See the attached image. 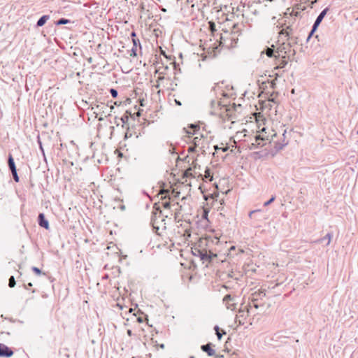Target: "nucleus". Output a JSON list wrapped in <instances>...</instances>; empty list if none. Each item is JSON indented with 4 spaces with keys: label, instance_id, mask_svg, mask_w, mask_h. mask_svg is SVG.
Here are the masks:
<instances>
[{
    "label": "nucleus",
    "instance_id": "f257e3e1",
    "mask_svg": "<svg viewBox=\"0 0 358 358\" xmlns=\"http://www.w3.org/2000/svg\"><path fill=\"white\" fill-rule=\"evenodd\" d=\"M282 42L278 46L275 55V58L281 57L282 59H287L292 60L296 55V51L292 48V43H296V38L293 41H285L284 38L282 39Z\"/></svg>",
    "mask_w": 358,
    "mask_h": 358
},
{
    "label": "nucleus",
    "instance_id": "f03ea898",
    "mask_svg": "<svg viewBox=\"0 0 358 358\" xmlns=\"http://www.w3.org/2000/svg\"><path fill=\"white\" fill-rule=\"evenodd\" d=\"M249 313L250 310L248 306H243V304H242L239 309L238 314L236 315V322H238L239 325H243L246 318L249 316Z\"/></svg>",
    "mask_w": 358,
    "mask_h": 358
},
{
    "label": "nucleus",
    "instance_id": "7ed1b4c3",
    "mask_svg": "<svg viewBox=\"0 0 358 358\" xmlns=\"http://www.w3.org/2000/svg\"><path fill=\"white\" fill-rule=\"evenodd\" d=\"M223 303L227 309L234 310L236 308L237 299L234 296L227 294L223 298Z\"/></svg>",
    "mask_w": 358,
    "mask_h": 358
},
{
    "label": "nucleus",
    "instance_id": "20e7f679",
    "mask_svg": "<svg viewBox=\"0 0 358 358\" xmlns=\"http://www.w3.org/2000/svg\"><path fill=\"white\" fill-rule=\"evenodd\" d=\"M195 251L198 253L202 260L211 261L214 257L217 256L216 254H214L210 250H207L205 248L199 250L195 249Z\"/></svg>",
    "mask_w": 358,
    "mask_h": 358
},
{
    "label": "nucleus",
    "instance_id": "39448f33",
    "mask_svg": "<svg viewBox=\"0 0 358 358\" xmlns=\"http://www.w3.org/2000/svg\"><path fill=\"white\" fill-rule=\"evenodd\" d=\"M292 34V28L291 26H287L285 29H282L279 33V37L280 39L285 38V41H293V38L290 37Z\"/></svg>",
    "mask_w": 358,
    "mask_h": 358
},
{
    "label": "nucleus",
    "instance_id": "423d86ee",
    "mask_svg": "<svg viewBox=\"0 0 358 358\" xmlns=\"http://www.w3.org/2000/svg\"><path fill=\"white\" fill-rule=\"evenodd\" d=\"M255 141L257 145H258L259 148L264 146L267 142H270L268 138L265 136L263 134L256 135L255 136Z\"/></svg>",
    "mask_w": 358,
    "mask_h": 358
},
{
    "label": "nucleus",
    "instance_id": "0eeeda50",
    "mask_svg": "<svg viewBox=\"0 0 358 358\" xmlns=\"http://www.w3.org/2000/svg\"><path fill=\"white\" fill-rule=\"evenodd\" d=\"M13 355V350L4 344L0 343V357H10Z\"/></svg>",
    "mask_w": 358,
    "mask_h": 358
},
{
    "label": "nucleus",
    "instance_id": "6e6552de",
    "mask_svg": "<svg viewBox=\"0 0 358 358\" xmlns=\"http://www.w3.org/2000/svg\"><path fill=\"white\" fill-rule=\"evenodd\" d=\"M328 10V8H326L319 14L313 24V31H315L317 30L318 26L324 19Z\"/></svg>",
    "mask_w": 358,
    "mask_h": 358
},
{
    "label": "nucleus",
    "instance_id": "1a4fd4ad",
    "mask_svg": "<svg viewBox=\"0 0 358 358\" xmlns=\"http://www.w3.org/2000/svg\"><path fill=\"white\" fill-rule=\"evenodd\" d=\"M211 345L212 344L210 343L201 346V350L206 352L209 357H212L215 355V351L212 348Z\"/></svg>",
    "mask_w": 358,
    "mask_h": 358
},
{
    "label": "nucleus",
    "instance_id": "9d476101",
    "mask_svg": "<svg viewBox=\"0 0 358 358\" xmlns=\"http://www.w3.org/2000/svg\"><path fill=\"white\" fill-rule=\"evenodd\" d=\"M38 224H39V226H41V227L45 228V229H49V222L45 219L44 214L43 213H40L38 215Z\"/></svg>",
    "mask_w": 358,
    "mask_h": 358
},
{
    "label": "nucleus",
    "instance_id": "9b49d317",
    "mask_svg": "<svg viewBox=\"0 0 358 358\" xmlns=\"http://www.w3.org/2000/svg\"><path fill=\"white\" fill-rule=\"evenodd\" d=\"M266 296L265 291L255 292L252 294L250 300L252 301H257Z\"/></svg>",
    "mask_w": 358,
    "mask_h": 358
},
{
    "label": "nucleus",
    "instance_id": "f8f14e48",
    "mask_svg": "<svg viewBox=\"0 0 358 358\" xmlns=\"http://www.w3.org/2000/svg\"><path fill=\"white\" fill-rule=\"evenodd\" d=\"M204 138L203 135L201 134L199 136H195L193 139V143L195 146L204 147Z\"/></svg>",
    "mask_w": 358,
    "mask_h": 358
},
{
    "label": "nucleus",
    "instance_id": "ddd939ff",
    "mask_svg": "<svg viewBox=\"0 0 358 358\" xmlns=\"http://www.w3.org/2000/svg\"><path fill=\"white\" fill-rule=\"evenodd\" d=\"M49 19H50V15H43L37 21L36 26L37 27L43 26Z\"/></svg>",
    "mask_w": 358,
    "mask_h": 358
},
{
    "label": "nucleus",
    "instance_id": "4468645a",
    "mask_svg": "<svg viewBox=\"0 0 358 358\" xmlns=\"http://www.w3.org/2000/svg\"><path fill=\"white\" fill-rule=\"evenodd\" d=\"M8 165L11 171L16 170V166L14 162L13 157L11 155H9L8 159Z\"/></svg>",
    "mask_w": 358,
    "mask_h": 358
},
{
    "label": "nucleus",
    "instance_id": "2eb2a0df",
    "mask_svg": "<svg viewBox=\"0 0 358 358\" xmlns=\"http://www.w3.org/2000/svg\"><path fill=\"white\" fill-rule=\"evenodd\" d=\"M331 238H332V235L331 234L328 233L324 238L318 239L317 241H316V242L319 243H322L324 241H325V240H327L326 245H329V243L331 242Z\"/></svg>",
    "mask_w": 358,
    "mask_h": 358
},
{
    "label": "nucleus",
    "instance_id": "dca6fc26",
    "mask_svg": "<svg viewBox=\"0 0 358 358\" xmlns=\"http://www.w3.org/2000/svg\"><path fill=\"white\" fill-rule=\"evenodd\" d=\"M214 330L215 331V334L217 335L218 340H221L222 335L226 334V332L223 330L221 332L220 327L217 325L215 326Z\"/></svg>",
    "mask_w": 358,
    "mask_h": 358
},
{
    "label": "nucleus",
    "instance_id": "f3484780",
    "mask_svg": "<svg viewBox=\"0 0 358 358\" xmlns=\"http://www.w3.org/2000/svg\"><path fill=\"white\" fill-rule=\"evenodd\" d=\"M287 59H282L280 60L278 65L275 67V69H282L287 64Z\"/></svg>",
    "mask_w": 358,
    "mask_h": 358
},
{
    "label": "nucleus",
    "instance_id": "a211bd4d",
    "mask_svg": "<svg viewBox=\"0 0 358 358\" xmlns=\"http://www.w3.org/2000/svg\"><path fill=\"white\" fill-rule=\"evenodd\" d=\"M274 45H273L271 46V48H267V49L266 50V55L268 57H272L273 56L275 57L274 55Z\"/></svg>",
    "mask_w": 358,
    "mask_h": 358
},
{
    "label": "nucleus",
    "instance_id": "6ab92c4d",
    "mask_svg": "<svg viewBox=\"0 0 358 358\" xmlns=\"http://www.w3.org/2000/svg\"><path fill=\"white\" fill-rule=\"evenodd\" d=\"M15 285H16V282H15V279L14 276H10L8 280L9 287L13 288L15 286Z\"/></svg>",
    "mask_w": 358,
    "mask_h": 358
},
{
    "label": "nucleus",
    "instance_id": "aec40b11",
    "mask_svg": "<svg viewBox=\"0 0 358 358\" xmlns=\"http://www.w3.org/2000/svg\"><path fill=\"white\" fill-rule=\"evenodd\" d=\"M69 22H70L69 20H67L65 18H61L57 21L56 24L57 25L66 24L69 23Z\"/></svg>",
    "mask_w": 358,
    "mask_h": 358
},
{
    "label": "nucleus",
    "instance_id": "412c9836",
    "mask_svg": "<svg viewBox=\"0 0 358 358\" xmlns=\"http://www.w3.org/2000/svg\"><path fill=\"white\" fill-rule=\"evenodd\" d=\"M287 145V143H275V148L277 151L282 150L285 145Z\"/></svg>",
    "mask_w": 358,
    "mask_h": 358
},
{
    "label": "nucleus",
    "instance_id": "4be33fe9",
    "mask_svg": "<svg viewBox=\"0 0 358 358\" xmlns=\"http://www.w3.org/2000/svg\"><path fill=\"white\" fill-rule=\"evenodd\" d=\"M248 308L250 309L252 306L255 307V308H258L260 305H259V303H257V301H251L250 303H249V304L247 305Z\"/></svg>",
    "mask_w": 358,
    "mask_h": 358
},
{
    "label": "nucleus",
    "instance_id": "5701e85b",
    "mask_svg": "<svg viewBox=\"0 0 358 358\" xmlns=\"http://www.w3.org/2000/svg\"><path fill=\"white\" fill-rule=\"evenodd\" d=\"M31 270L37 275H41L42 274V271L41 269H39L38 268L36 267V266H33L31 268Z\"/></svg>",
    "mask_w": 358,
    "mask_h": 358
},
{
    "label": "nucleus",
    "instance_id": "b1692460",
    "mask_svg": "<svg viewBox=\"0 0 358 358\" xmlns=\"http://www.w3.org/2000/svg\"><path fill=\"white\" fill-rule=\"evenodd\" d=\"M110 92L111 96L113 98H115V97L117 96L118 93H117V91L115 89H113V88L110 89Z\"/></svg>",
    "mask_w": 358,
    "mask_h": 358
},
{
    "label": "nucleus",
    "instance_id": "393cba45",
    "mask_svg": "<svg viewBox=\"0 0 358 358\" xmlns=\"http://www.w3.org/2000/svg\"><path fill=\"white\" fill-rule=\"evenodd\" d=\"M11 172H12L14 180L15 182H18L19 181V177H18L17 173V170L13 171Z\"/></svg>",
    "mask_w": 358,
    "mask_h": 358
},
{
    "label": "nucleus",
    "instance_id": "a878e982",
    "mask_svg": "<svg viewBox=\"0 0 358 358\" xmlns=\"http://www.w3.org/2000/svg\"><path fill=\"white\" fill-rule=\"evenodd\" d=\"M257 148H259V146H258V145H257V144L255 143V141L252 142V143L249 145V149H250V150H255V149H257Z\"/></svg>",
    "mask_w": 358,
    "mask_h": 358
},
{
    "label": "nucleus",
    "instance_id": "bb28decb",
    "mask_svg": "<svg viewBox=\"0 0 358 358\" xmlns=\"http://www.w3.org/2000/svg\"><path fill=\"white\" fill-rule=\"evenodd\" d=\"M275 199V196H272V197L268 200L266 202L264 203V206H268L269 204H271L273 201H274Z\"/></svg>",
    "mask_w": 358,
    "mask_h": 358
},
{
    "label": "nucleus",
    "instance_id": "cd10ccee",
    "mask_svg": "<svg viewBox=\"0 0 358 358\" xmlns=\"http://www.w3.org/2000/svg\"><path fill=\"white\" fill-rule=\"evenodd\" d=\"M208 238H206L205 239H201L200 240V246L203 245H208Z\"/></svg>",
    "mask_w": 358,
    "mask_h": 358
},
{
    "label": "nucleus",
    "instance_id": "c85d7f7f",
    "mask_svg": "<svg viewBox=\"0 0 358 358\" xmlns=\"http://www.w3.org/2000/svg\"><path fill=\"white\" fill-rule=\"evenodd\" d=\"M198 146H195V145L194 144V145H192V146H189L188 148V151L189 152H193L196 150V148H197Z\"/></svg>",
    "mask_w": 358,
    "mask_h": 358
},
{
    "label": "nucleus",
    "instance_id": "c756f323",
    "mask_svg": "<svg viewBox=\"0 0 358 358\" xmlns=\"http://www.w3.org/2000/svg\"><path fill=\"white\" fill-rule=\"evenodd\" d=\"M104 107L107 108V107H108V106H103V105L101 103V105H96V109L100 111L101 110H103Z\"/></svg>",
    "mask_w": 358,
    "mask_h": 358
},
{
    "label": "nucleus",
    "instance_id": "7c9ffc66",
    "mask_svg": "<svg viewBox=\"0 0 358 358\" xmlns=\"http://www.w3.org/2000/svg\"><path fill=\"white\" fill-rule=\"evenodd\" d=\"M190 128L192 129H194V133L193 134H195V131L197 129H199V127L198 125H196V124H190L189 126Z\"/></svg>",
    "mask_w": 358,
    "mask_h": 358
},
{
    "label": "nucleus",
    "instance_id": "2f4dec72",
    "mask_svg": "<svg viewBox=\"0 0 358 358\" xmlns=\"http://www.w3.org/2000/svg\"><path fill=\"white\" fill-rule=\"evenodd\" d=\"M128 120V116L124 115L121 118L119 119L120 121H121L122 123H124L125 121Z\"/></svg>",
    "mask_w": 358,
    "mask_h": 358
},
{
    "label": "nucleus",
    "instance_id": "473e14b6",
    "mask_svg": "<svg viewBox=\"0 0 358 358\" xmlns=\"http://www.w3.org/2000/svg\"><path fill=\"white\" fill-rule=\"evenodd\" d=\"M163 206H164L165 208H170V206H171L170 202H169V201H166V202L163 203Z\"/></svg>",
    "mask_w": 358,
    "mask_h": 358
},
{
    "label": "nucleus",
    "instance_id": "72a5a7b5",
    "mask_svg": "<svg viewBox=\"0 0 358 358\" xmlns=\"http://www.w3.org/2000/svg\"><path fill=\"white\" fill-rule=\"evenodd\" d=\"M315 31H313V27H312V30L310 31L308 38H307V41H308L310 37L313 36V34H314Z\"/></svg>",
    "mask_w": 358,
    "mask_h": 358
},
{
    "label": "nucleus",
    "instance_id": "f704fd0d",
    "mask_svg": "<svg viewBox=\"0 0 358 358\" xmlns=\"http://www.w3.org/2000/svg\"><path fill=\"white\" fill-rule=\"evenodd\" d=\"M315 31H313V27H312V30L310 31L308 38H307V41H308L310 37L313 36V34H314Z\"/></svg>",
    "mask_w": 358,
    "mask_h": 358
},
{
    "label": "nucleus",
    "instance_id": "c9c22d12",
    "mask_svg": "<svg viewBox=\"0 0 358 358\" xmlns=\"http://www.w3.org/2000/svg\"><path fill=\"white\" fill-rule=\"evenodd\" d=\"M205 173H206V174H205V177H206V178H209V177L210 176V171H209V170H206V172H205Z\"/></svg>",
    "mask_w": 358,
    "mask_h": 358
},
{
    "label": "nucleus",
    "instance_id": "e433bc0d",
    "mask_svg": "<svg viewBox=\"0 0 358 358\" xmlns=\"http://www.w3.org/2000/svg\"><path fill=\"white\" fill-rule=\"evenodd\" d=\"M257 211H259V210H252V211H250V213H249V217H252V214H254L255 213H256V212H257Z\"/></svg>",
    "mask_w": 358,
    "mask_h": 358
},
{
    "label": "nucleus",
    "instance_id": "4c0bfd02",
    "mask_svg": "<svg viewBox=\"0 0 358 358\" xmlns=\"http://www.w3.org/2000/svg\"><path fill=\"white\" fill-rule=\"evenodd\" d=\"M236 250L235 246H231V247L229 248V255H231V252H232L233 250Z\"/></svg>",
    "mask_w": 358,
    "mask_h": 358
},
{
    "label": "nucleus",
    "instance_id": "58836bf2",
    "mask_svg": "<svg viewBox=\"0 0 358 358\" xmlns=\"http://www.w3.org/2000/svg\"><path fill=\"white\" fill-rule=\"evenodd\" d=\"M192 171V169H189V170H186V171H185V175L186 176H187L189 174H191V173H190V171Z\"/></svg>",
    "mask_w": 358,
    "mask_h": 358
},
{
    "label": "nucleus",
    "instance_id": "ea45409f",
    "mask_svg": "<svg viewBox=\"0 0 358 358\" xmlns=\"http://www.w3.org/2000/svg\"><path fill=\"white\" fill-rule=\"evenodd\" d=\"M175 102H176V103L178 106H181V105H182V103H181V102H180V101H178V100H176H176H175Z\"/></svg>",
    "mask_w": 358,
    "mask_h": 358
},
{
    "label": "nucleus",
    "instance_id": "a19ab883",
    "mask_svg": "<svg viewBox=\"0 0 358 358\" xmlns=\"http://www.w3.org/2000/svg\"><path fill=\"white\" fill-rule=\"evenodd\" d=\"M167 193H169V190L163 189V190L161 192V194H167Z\"/></svg>",
    "mask_w": 358,
    "mask_h": 358
},
{
    "label": "nucleus",
    "instance_id": "79ce46f5",
    "mask_svg": "<svg viewBox=\"0 0 358 358\" xmlns=\"http://www.w3.org/2000/svg\"><path fill=\"white\" fill-rule=\"evenodd\" d=\"M117 117H115V124L117 125V126H119L120 124V122L117 121Z\"/></svg>",
    "mask_w": 358,
    "mask_h": 358
},
{
    "label": "nucleus",
    "instance_id": "37998d69",
    "mask_svg": "<svg viewBox=\"0 0 358 358\" xmlns=\"http://www.w3.org/2000/svg\"><path fill=\"white\" fill-rule=\"evenodd\" d=\"M228 149H229V147L226 146V147L222 148V151L223 152H227L228 150Z\"/></svg>",
    "mask_w": 358,
    "mask_h": 358
},
{
    "label": "nucleus",
    "instance_id": "c03bdc74",
    "mask_svg": "<svg viewBox=\"0 0 358 358\" xmlns=\"http://www.w3.org/2000/svg\"><path fill=\"white\" fill-rule=\"evenodd\" d=\"M140 7H141V10H144V8H145L143 4H141Z\"/></svg>",
    "mask_w": 358,
    "mask_h": 358
},
{
    "label": "nucleus",
    "instance_id": "a18cd8bd",
    "mask_svg": "<svg viewBox=\"0 0 358 358\" xmlns=\"http://www.w3.org/2000/svg\"><path fill=\"white\" fill-rule=\"evenodd\" d=\"M131 36L132 37H135V36H136V33L133 31V32L131 34Z\"/></svg>",
    "mask_w": 358,
    "mask_h": 358
},
{
    "label": "nucleus",
    "instance_id": "49530a36",
    "mask_svg": "<svg viewBox=\"0 0 358 358\" xmlns=\"http://www.w3.org/2000/svg\"><path fill=\"white\" fill-rule=\"evenodd\" d=\"M110 112H112L113 110L114 109V106L113 105L110 106Z\"/></svg>",
    "mask_w": 358,
    "mask_h": 358
},
{
    "label": "nucleus",
    "instance_id": "de8ad7c7",
    "mask_svg": "<svg viewBox=\"0 0 358 358\" xmlns=\"http://www.w3.org/2000/svg\"><path fill=\"white\" fill-rule=\"evenodd\" d=\"M133 42H134V45H136V40L134 38H133Z\"/></svg>",
    "mask_w": 358,
    "mask_h": 358
},
{
    "label": "nucleus",
    "instance_id": "09e8293b",
    "mask_svg": "<svg viewBox=\"0 0 358 358\" xmlns=\"http://www.w3.org/2000/svg\"><path fill=\"white\" fill-rule=\"evenodd\" d=\"M102 120H103V117H99V121H102Z\"/></svg>",
    "mask_w": 358,
    "mask_h": 358
},
{
    "label": "nucleus",
    "instance_id": "8fccbe9b",
    "mask_svg": "<svg viewBox=\"0 0 358 358\" xmlns=\"http://www.w3.org/2000/svg\"><path fill=\"white\" fill-rule=\"evenodd\" d=\"M27 285H28L29 287H32V285H32V283H31V282H29V283L27 284Z\"/></svg>",
    "mask_w": 358,
    "mask_h": 358
},
{
    "label": "nucleus",
    "instance_id": "3c124183",
    "mask_svg": "<svg viewBox=\"0 0 358 358\" xmlns=\"http://www.w3.org/2000/svg\"><path fill=\"white\" fill-rule=\"evenodd\" d=\"M40 148H41V150H42V152H43V148H42V145H41V143H40Z\"/></svg>",
    "mask_w": 358,
    "mask_h": 358
},
{
    "label": "nucleus",
    "instance_id": "603ef678",
    "mask_svg": "<svg viewBox=\"0 0 358 358\" xmlns=\"http://www.w3.org/2000/svg\"><path fill=\"white\" fill-rule=\"evenodd\" d=\"M127 333H128L129 335H131V330H128Z\"/></svg>",
    "mask_w": 358,
    "mask_h": 358
},
{
    "label": "nucleus",
    "instance_id": "864d4df0",
    "mask_svg": "<svg viewBox=\"0 0 358 358\" xmlns=\"http://www.w3.org/2000/svg\"><path fill=\"white\" fill-rule=\"evenodd\" d=\"M132 52H133L134 55H136V52L134 51V49H132Z\"/></svg>",
    "mask_w": 358,
    "mask_h": 358
},
{
    "label": "nucleus",
    "instance_id": "5fc2aeb1",
    "mask_svg": "<svg viewBox=\"0 0 358 358\" xmlns=\"http://www.w3.org/2000/svg\"><path fill=\"white\" fill-rule=\"evenodd\" d=\"M215 240L216 241V243H218V238L217 237H215Z\"/></svg>",
    "mask_w": 358,
    "mask_h": 358
},
{
    "label": "nucleus",
    "instance_id": "6e6d98bb",
    "mask_svg": "<svg viewBox=\"0 0 358 358\" xmlns=\"http://www.w3.org/2000/svg\"><path fill=\"white\" fill-rule=\"evenodd\" d=\"M106 107H104V108H103V110H102V112H103V113H105V111H104V110H106Z\"/></svg>",
    "mask_w": 358,
    "mask_h": 358
},
{
    "label": "nucleus",
    "instance_id": "4d7b16f0",
    "mask_svg": "<svg viewBox=\"0 0 358 358\" xmlns=\"http://www.w3.org/2000/svg\"><path fill=\"white\" fill-rule=\"evenodd\" d=\"M179 194H180L179 192H177L176 196H178Z\"/></svg>",
    "mask_w": 358,
    "mask_h": 358
},
{
    "label": "nucleus",
    "instance_id": "13d9d810",
    "mask_svg": "<svg viewBox=\"0 0 358 358\" xmlns=\"http://www.w3.org/2000/svg\"><path fill=\"white\" fill-rule=\"evenodd\" d=\"M164 198H166V195H165L164 196H162V199H164Z\"/></svg>",
    "mask_w": 358,
    "mask_h": 358
},
{
    "label": "nucleus",
    "instance_id": "bf43d9fd",
    "mask_svg": "<svg viewBox=\"0 0 358 358\" xmlns=\"http://www.w3.org/2000/svg\"><path fill=\"white\" fill-rule=\"evenodd\" d=\"M89 62H92V58H90L89 59Z\"/></svg>",
    "mask_w": 358,
    "mask_h": 358
},
{
    "label": "nucleus",
    "instance_id": "052dcab7",
    "mask_svg": "<svg viewBox=\"0 0 358 358\" xmlns=\"http://www.w3.org/2000/svg\"><path fill=\"white\" fill-rule=\"evenodd\" d=\"M264 131H265V128H264V129L262 130V132H264Z\"/></svg>",
    "mask_w": 358,
    "mask_h": 358
},
{
    "label": "nucleus",
    "instance_id": "680f3d73",
    "mask_svg": "<svg viewBox=\"0 0 358 358\" xmlns=\"http://www.w3.org/2000/svg\"><path fill=\"white\" fill-rule=\"evenodd\" d=\"M114 104H115V105H118V104H117V103L116 101H115V102H114Z\"/></svg>",
    "mask_w": 358,
    "mask_h": 358
},
{
    "label": "nucleus",
    "instance_id": "e2e57ef3",
    "mask_svg": "<svg viewBox=\"0 0 358 358\" xmlns=\"http://www.w3.org/2000/svg\"><path fill=\"white\" fill-rule=\"evenodd\" d=\"M190 358H195L194 357H191Z\"/></svg>",
    "mask_w": 358,
    "mask_h": 358
},
{
    "label": "nucleus",
    "instance_id": "0e129e2a",
    "mask_svg": "<svg viewBox=\"0 0 358 358\" xmlns=\"http://www.w3.org/2000/svg\"><path fill=\"white\" fill-rule=\"evenodd\" d=\"M356 20H358V17H357Z\"/></svg>",
    "mask_w": 358,
    "mask_h": 358
},
{
    "label": "nucleus",
    "instance_id": "69168bd1",
    "mask_svg": "<svg viewBox=\"0 0 358 358\" xmlns=\"http://www.w3.org/2000/svg\"><path fill=\"white\" fill-rule=\"evenodd\" d=\"M357 134H358V130H357Z\"/></svg>",
    "mask_w": 358,
    "mask_h": 358
}]
</instances>
